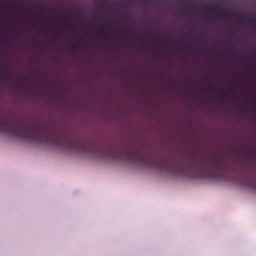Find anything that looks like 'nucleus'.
Masks as SVG:
<instances>
[{
  "instance_id": "1",
  "label": "nucleus",
  "mask_w": 256,
  "mask_h": 256,
  "mask_svg": "<svg viewBox=\"0 0 256 256\" xmlns=\"http://www.w3.org/2000/svg\"><path fill=\"white\" fill-rule=\"evenodd\" d=\"M0 131L32 142H45L72 150V134L56 130L50 126L36 122H24L9 120L0 114Z\"/></svg>"
},
{
  "instance_id": "2",
  "label": "nucleus",
  "mask_w": 256,
  "mask_h": 256,
  "mask_svg": "<svg viewBox=\"0 0 256 256\" xmlns=\"http://www.w3.org/2000/svg\"><path fill=\"white\" fill-rule=\"evenodd\" d=\"M83 48V46L80 45L79 46H76V45L72 44L71 48L72 52H75L78 50H81Z\"/></svg>"
},
{
  "instance_id": "3",
  "label": "nucleus",
  "mask_w": 256,
  "mask_h": 256,
  "mask_svg": "<svg viewBox=\"0 0 256 256\" xmlns=\"http://www.w3.org/2000/svg\"><path fill=\"white\" fill-rule=\"evenodd\" d=\"M152 0H140V2L142 4L146 6Z\"/></svg>"
},
{
  "instance_id": "4",
  "label": "nucleus",
  "mask_w": 256,
  "mask_h": 256,
  "mask_svg": "<svg viewBox=\"0 0 256 256\" xmlns=\"http://www.w3.org/2000/svg\"><path fill=\"white\" fill-rule=\"evenodd\" d=\"M168 86L169 88H175L176 87V84L174 82L170 83L168 84Z\"/></svg>"
},
{
  "instance_id": "5",
  "label": "nucleus",
  "mask_w": 256,
  "mask_h": 256,
  "mask_svg": "<svg viewBox=\"0 0 256 256\" xmlns=\"http://www.w3.org/2000/svg\"><path fill=\"white\" fill-rule=\"evenodd\" d=\"M0 42L1 44H5V43H6V42L5 40H4L2 39H0Z\"/></svg>"
},
{
  "instance_id": "6",
  "label": "nucleus",
  "mask_w": 256,
  "mask_h": 256,
  "mask_svg": "<svg viewBox=\"0 0 256 256\" xmlns=\"http://www.w3.org/2000/svg\"><path fill=\"white\" fill-rule=\"evenodd\" d=\"M110 26V24L109 23H106L104 24H102V26Z\"/></svg>"
},
{
  "instance_id": "7",
  "label": "nucleus",
  "mask_w": 256,
  "mask_h": 256,
  "mask_svg": "<svg viewBox=\"0 0 256 256\" xmlns=\"http://www.w3.org/2000/svg\"><path fill=\"white\" fill-rule=\"evenodd\" d=\"M4 76V75L2 73L0 74V78H3Z\"/></svg>"
},
{
  "instance_id": "8",
  "label": "nucleus",
  "mask_w": 256,
  "mask_h": 256,
  "mask_svg": "<svg viewBox=\"0 0 256 256\" xmlns=\"http://www.w3.org/2000/svg\"><path fill=\"white\" fill-rule=\"evenodd\" d=\"M198 53H202V50H200L198 51Z\"/></svg>"
},
{
  "instance_id": "9",
  "label": "nucleus",
  "mask_w": 256,
  "mask_h": 256,
  "mask_svg": "<svg viewBox=\"0 0 256 256\" xmlns=\"http://www.w3.org/2000/svg\"><path fill=\"white\" fill-rule=\"evenodd\" d=\"M224 96L226 95V92H224Z\"/></svg>"
},
{
  "instance_id": "10",
  "label": "nucleus",
  "mask_w": 256,
  "mask_h": 256,
  "mask_svg": "<svg viewBox=\"0 0 256 256\" xmlns=\"http://www.w3.org/2000/svg\"><path fill=\"white\" fill-rule=\"evenodd\" d=\"M34 44H36V42H34Z\"/></svg>"
},
{
  "instance_id": "11",
  "label": "nucleus",
  "mask_w": 256,
  "mask_h": 256,
  "mask_svg": "<svg viewBox=\"0 0 256 256\" xmlns=\"http://www.w3.org/2000/svg\"><path fill=\"white\" fill-rule=\"evenodd\" d=\"M216 10L218 11L219 10V8H216Z\"/></svg>"
}]
</instances>
